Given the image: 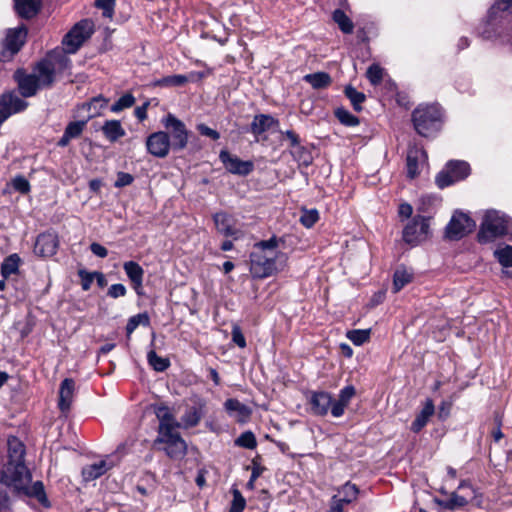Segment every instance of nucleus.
Segmentation results:
<instances>
[{
    "mask_svg": "<svg viewBox=\"0 0 512 512\" xmlns=\"http://www.w3.org/2000/svg\"><path fill=\"white\" fill-rule=\"evenodd\" d=\"M413 279V273L408 271L405 267H398L393 276V290L395 293L399 292L405 285L410 283Z\"/></svg>",
    "mask_w": 512,
    "mask_h": 512,
    "instance_id": "72a5a7b5",
    "label": "nucleus"
},
{
    "mask_svg": "<svg viewBox=\"0 0 512 512\" xmlns=\"http://www.w3.org/2000/svg\"><path fill=\"white\" fill-rule=\"evenodd\" d=\"M133 181L134 177L131 174L126 172H118L114 186L117 188L125 187L132 184Z\"/></svg>",
    "mask_w": 512,
    "mask_h": 512,
    "instance_id": "680f3d73",
    "label": "nucleus"
},
{
    "mask_svg": "<svg viewBox=\"0 0 512 512\" xmlns=\"http://www.w3.org/2000/svg\"><path fill=\"white\" fill-rule=\"evenodd\" d=\"M153 448L163 451L172 460H180L187 454V443L177 431L157 435Z\"/></svg>",
    "mask_w": 512,
    "mask_h": 512,
    "instance_id": "423d86ee",
    "label": "nucleus"
},
{
    "mask_svg": "<svg viewBox=\"0 0 512 512\" xmlns=\"http://www.w3.org/2000/svg\"><path fill=\"white\" fill-rule=\"evenodd\" d=\"M202 414L196 407L188 409L181 418V427L188 429L195 427L201 421Z\"/></svg>",
    "mask_w": 512,
    "mask_h": 512,
    "instance_id": "e433bc0d",
    "label": "nucleus"
},
{
    "mask_svg": "<svg viewBox=\"0 0 512 512\" xmlns=\"http://www.w3.org/2000/svg\"><path fill=\"white\" fill-rule=\"evenodd\" d=\"M75 391V382L71 378H65L61 384L59 389V400L58 407L62 413L69 412Z\"/></svg>",
    "mask_w": 512,
    "mask_h": 512,
    "instance_id": "aec40b11",
    "label": "nucleus"
},
{
    "mask_svg": "<svg viewBox=\"0 0 512 512\" xmlns=\"http://www.w3.org/2000/svg\"><path fill=\"white\" fill-rule=\"evenodd\" d=\"M435 413V406L432 399L428 398L426 399L423 408L421 411L416 415V418L411 424V431L414 433H419L428 423L429 419L434 415Z\"/></svg>",
    "mask_w": 512,
    "mask_h": 512,
    "instance_id": "b1692460",
    "label": "nucleus"
},
{
    "mask_svg": "<svg viewBox=\"0 0 512 512\" xmlns=\"http://www.w3.org/2000/svg\"><path fill=\"white\" fill-rule=\"evenodd\" d=\"M334 113L339 122L345 126L355 127L360 122L358 117L343 107L337 108Z\"/></svg>",
    "mask_w": 512,
    "mask_h": 512,
    "instance_id": "a19ab883",
    "label": "nucleus"
},
{
    "mask_svg": "<svg viewBox=\"0 0 512 512\" xmlns=\"http://www.w3.org/2000/svg\"><path fill=\"white\" fill-rule=\"evenodd\" d=\"M214 224L217 231L224 236L238 237L239 230L234 225V219L225 212H219L213 216Z\"/></svg>",
    "mask_w": 512,
    "mask_h": 512,
    "instance_id": "412c9836",
    "label": "nucleus"
},
{
    "mask_svg": "<svg viewBox=\"0 0 512 512\" xmlns=\"http://www.w3.org/2000/svg\"><path fill=\"white\" fill-rule=\"evenodd\" d=\"M235 445L246 449H254L257 446L256 437L251 431H245L235 440Z\"/></svg>",
    "mask_w": 512,
    "mask_h": 512,
    "instance_id": "09e8293b",
    "label": "nucleus"
},
{
    "mask_svg": "<svg viewBox=\"0 0 512 512\" xmlns=\"http://www.w3.org/2000/svg\"><path fill=\"white\" fill-rule=\"evenodd\" d=\"M304 81L309 83L314 89H324L331 85V76L326 72H316L307 74L303 77Z\"/></svg>",
    "mask_w": 512,
    "mask_h": 512,
    "instance_id": "473e14b6",
    "label": "nucleus"
},
{
    "mask_svg": "<svg viewBox=\"0 0 512 512\" xmlns=\"http://www.w3.org/2000/svg\"><path fill=\"white\" fill-rule=\"evenodd\" d=\"M346 502H342V499L338 495H334L331 498L329 512H344V505Z\"/></svg>",
    "mask_w": 512,
    "mask_h": 512,
    "instance_id": "338daca9",
    "label": "nucleus"
},
{
    "mask_svg": "<svg viewBox=\"0 0 512 512\" xmlns=\"http://www.w3.org/2000/svg\"><path fill=\"white\" fill-rule=\"evenodd\" d=\"M283 243V238L273 235L268 240L254 244L250 254V271L255 278H267L284 267L287 256L278 251Z\"/></svg>",
    "mask_w": 512,
    "mask_h": 512,
    "instance_id": "f257e3e1",
    "label": "nucleus"
},
{
    "mask_svg": "<svg viewBox=\"0 0 512 512\" xmlns=\"http://www.w3.org/2000/svg\"><path fill=\"white\" fill-rule=\"evenodd\" d=\"M232 340L240 348L246 347L245 337L239 326H233L232 328Z\"/></svg>",
    "mask_w": 512,
    "mask_h": 512,
    "instance_id": "e2e57ef3",
    "label": "nucleus"
},
{
    "mask_svg": "<svg viewBox=\"0 0 512 512\" xmlns=\"http://www.w3.org/2000/svg\"><path fill=\"white\" fill-rule=\"evenodd\" d=\"M482 36L512 50V0H497L490 8Z\"/></svg>",
    "mask_w": 512,
    "mask_h": 512,
    "instance_id": "f03ea898",
    "label": "nucleus"
},
{
    "mask_svg": "<svg viewBox=\"0 0 512 512\" xmlns=\"http://www.w3.org/2000/svg\"><path fill=\"white\" fill-rule=\"evenodd\" d=\"M135 98L132 94L126 93L121 96L110 108L113 113H119L126 108H130L134 105Z\"/></svg>",
    "mask_w": 512,
    "mask_h": 512,
    "instance_id": "de8ad7c7",
    "label": "nucleus"
},
{
    "mask_svg": "<svg viewBox=\"0 0 512 512\" xmlns=\"http://www.w3.org/2000/svg\"><path fill=\"white\" fill-rule=\"evenodd\" d=\"M347 338L356 346L367 342L370 338V330H351L347 332Z\"/></svg>",
    "mask_w": 512,
    "mask_h": 512,
    "instance_id": "3c124183",
    "label": "nucleus"
},
{
    "mask_svg": "<svg viewBox=\"0 0 512 512\" xmlns=\"http://www.w3.org/2000/svg\"><path fill=\"white\" fill-rule=\"evenodd\" d=\"M356 391L352 385L346 386L340 390L338 399L333 401L331 414L333 417H341L344 414L345 408L348 406L350 400L354 397Z\"/></svg>",
    "mask_w": 512,
    "mask_h": 512,
    "instance_id": "393cba45",
    "label": "nucleus"
},
{
    "mask_svg": "<svg viewBox=\"0 0 512 512\" xmlns=\"http://www.w3.org/2000/svg\"><path fill=\"white\" fill-rule=\"evenodd\" d=\"M510 219L496 210L487 211L483 217L477 238L482 244L489 243L509 233Z\"/></svg>",
    "mask_w": 512,
    "mask_h": 512,
    "instance_id": "39448f33",
    "label": "nucleus"
},
{
    "mask_svg": "<svg viewBox=\"0 0 512 512\" xmlns=\"http://www.w3.org/2000/svg\"><path fill=\"white\" fill-rule=\"evenodd\" d=\"M412 123L416 132L423 137L435 135L441 128L442 111L436 104L419 105L412 112Z\"/></svg>",
    "mask_w": 512,
    "mask_h": 512,
    "instance_id": "20e7f679",
    "label": "nucleus"
},
{
    "mask_svg": "<svg viewBox=\"0 0 512 512\" xmlns=\"http://www.w3.org/2000/svg\"><path fill=\"white\" fill-rule=\"evenodd\" d=\"M59 246V239L55 232L47 231L37 236L34 253L41 257H51L56 254Z\"/></svg>",
    "mask_w": 512,
    "mask_h": 512,
    "instance_id": "f3484780",
    "label": "nucleus"
},
{
    "mask_svg": "<svg viewBox=\"0 0 512 512\" xmlns=\"http://www.w3.org/2000/svg\"><path fill=\"white\" fill-rule=\"evenodd\" d=\"M8 461L2 473L3 477L13 483V487H24L31 482V474L24 463L25 445L15 436L7 440Z\"/></svg>",
    "mask_w": 512,
    "mask_h": 512,
    "instance_id": "7ed1b4c3",
    "label": "nucleus"
},
{
    "mask_svg": "<svg viewBox=\"0 0 512 512\" xmlns=\"http://www.w3.org/2000/svg\"><path fill=\"white\" fill-rule=\"evenodd\" d=\"M155 415L159 421L158 435L164 433L175 432L177 428L181 427L175 416L171 413L170 409L165 405H158L154 408Z\"/></svg>",
    "mask_w": 512,
    "mask_h": 512,
    "instance_id": "a211bd4d",
    "label": "nucleus"
},
{
    "mask_svg": "<svg viewBox=\"0 0 512 512\" xmlns=\"http://www.w3.org/2000/svg\"><path fill=\"white\" fill-rule=\"evenodd\" d=\"M319 220V213L316 209L303 210L300 216V223L306 227L311 228Z\"/></svg>",
    "mask_w": 512,
    "mask_h": 512,
    "instance_id": "603ef678",
    "label": "nucleus"
},
{
    "mask_svg": "<svg viewBox=\"0 0 512 512\" xmlns=\"http://www.w3.org/2000/svg\"><path fill=\"white\" fill-rule=\"evenodd\" d=\"M123 269L136 294L139 296L143 295L144 269L135 261L124 262Z\"/></svg>",
    "mask_w": 512,
    "mask_h": 512,
    "instance_id": "6ab92c4d",
    "label": "nucleus"
},
{
    "mask_svg": "<svg viewBox=\"0 0 512 512\" xmlns=\"http://www.w3.org/2000/svg\"><path fill=\"white\" fill-rule=\"evenodd\" d=\"M188 81L185 75H171L163 77L155 82L157 86H182Z\"/></svg>",
    "mask_w": 512,
    "mask_h": 512,
    "instance_id": "8fccbe9b",
    "label": "nucleus"
},
{
    "mask_svg": "<svg viewBox=\"0 0 512 512\" xmlns=\"http://www.w3.org/2000/svg\"><path fill=\"white\" fill-rule=\"evenodd\" d=\"M107 103H108L107 99H105L102 96H97V97L92 98L90 102L83 104L82 107L84 109H87L88 111H91L92 109L94 110V112L92 114H90L87 119L89 120V119L95 117L96 115H98L99 110L104 108L107 105Z\"/></svg>",
    "mask_w": 512,
    "mask_h": 512,
    "instance_id": "a18cd8bd",
    "label": "nucleus"
},
{
    "mask_svg": "<svg viewBox=\"0 0 512 512\" xmlns=\"http://www.w3.org/2000/svg\"><path fill=\"white\" fill-rule=\"evenodd\" d=\"M476 224L467 214L455 212L445 228V236L450 240H459L472 232Z\"/></svg>",
    "mask_w": 512,
    "mask_h": 512,
    "instance_id": "ddd939ff",
    "label": "nucleus"
},
{
    "mask_svg": "<svg viewBox=\"0 0 512 512\" xmlns=\"http://www.w3.org/2000/svg\"><path fill=\"white\" fill-rule=\"evenodd\" d=\"M470 174V166L465 161H449L443 171L436 176V184L443 189L455 182L465 179Z\"/></svg>",
    "mask_w": 512,
    "mask_h": 512,
    "instance_id": "f8f14e48",
    "label": "nucleus"
},
{
    "mask_svg": "<svg viewBox=\"0 0 512 512\" xmlns=\"http://www.w3.org/2000/svg\"><path fill=\"white\" fill-rule=\"evenodd\" d=\"M147 360L149 365L157 372H163L170 366L169 359L158 356L154 350L147 353Z\"/></svg>",
    "mask_w": 512,
    "mask_h": 512,
    "instance_id": "ea45409f",
    "label": "nucleus"
},
{
    "mask_svg": "<svg viewBox=\"0 0 512 512\" xmlns=\"http://www.w3.org/2000/svg\"><path fill=\"white\" fill-rule=\"evenodd\" d=\"M78 275L81 280V287L84 291H88L95 279V272H88L85 269H80Z\"/></svg>",
    "mask_w": 512,
    "mask_h": 512,
    "instance_id": "4d7b16f0",
    "label": "nucleus"
},
{
    "mask_svg": "<svg viewBox=\"0 0 512 512\" xmlns=\"http://www.w3.org/2000/svg\"><path fill=\"white\" fill-rule=\"evenodd\" d=\"M90 250L94 255L100 258H105L108 255V250L103 245L97 242H93L90 245Z\"/></svg>",
    "mask_w": 512,
    "mask_h": 512,
    "instance_id": "774afa93",
    "label": "nucleus"
},
{
    "mask_svg": "<svg viewBox=\"0 0 512 512\" xmlns=\"http://www.w3.org/2000/svg\"><path fill=\"white\" fill-rule=\"evenodd\" d=\"M197 130L199 131V133L203 136H207L213 140H218L220 138V134L218 131L208 127L207 125L205 124H199L197 126Z\"/></svg>",
    "mask_w": 512,
    "mask_h": 512,
    "instance_id": "0e129e2a",
    "label": "nucleus"
},
{
    "mask_svg": "<svg viewBox=\"0 0 512 512\" xmlns=\"http://www.w3.org/2000/svg\"><path fill=\"white\" fill-rule=\"evenodd\" d=\"M224 407L230 415L237 416L240 420L249 417L251 414L249 407L234 398L227 399Z\"/></svg>",
    "mask_w": 512,
    "mask_h": 512,
    "instance_id": "2f4dec72",
    "label": "nucleus"
},
{
    "mask_svg": "<svg viewBox=\"0 0 512 512\" xmlns=\"http://www.w3.org/2000/svg\"><path fill=\"white\" fill-rule=\"evenodd\" d=\"M219 159L228 172L240 176L250 174L254 169L252 161H243L237 156L231 155L227 150H221Z\"/></svg>",
    "mask_w": 512,
    "mask_h": 512,
    "instance_id": "dca6fc26",
    "label": "nucleus"
},
{
    "mask_svg": "<svg viewBox=\"0 0 512 512\" xmlns=\"http://www.w3.org/2000/svg\"><path fill=\"white\" fill-rule=\"evenodd\" d=\"M41 0H14L17 14L25 19L34 17L40 10Z\"/></svg>",
    "mask_w": 512,
    "mask_h": 512,
    "instance_id": "cd10ccee",
    "label": "nucleus"
},
{
    "mask_svg": "<svg viewBox=\"0 0 512 512\" xmlns=\"http://www.w3.org/2000/svg\"><path fill=\"white\" fill-rule=\"evenodd\" d=\"M430 217L415 216L403 230V240L416 246L430 237Z\"/></svg>",
    "mask_w": 512,
    "mask_h": 512,
    "instance_id": "1a4fd4ad",
    "label": "nucleus"
},
{
    "mask_svg": "<svg viewBox=\"0 0 512 512\" xmlns=\"http://www.w3.org/2000/svg\"><path fill=\"white\" fill-rule=\"evenodd\" d=\"M246 506V500L238 489L233 490V500L229 512H243Z\"/></svg>",
    "mask_w": 512,
    "mask_h": 512,
    "instance_id": "5fc2aeb1",
    "label": "nucleus"
},
{
    "mask_svg": "<svg viewBox=\"0 0 512 512\" xmlns=\"http://www.w3.org/2000/svg\"><path fill=\"white\" fill-rule=\"evenodd\" d=\"M21 259L18 254L14 253L6 257L1 264V275L7 279L10 275L16 274L19 269Z\"/></svg>",
    "mask_w": 512,
    "mask_h": 512,
    "instance_id": "f704fd0d",
    "label": "nucleus"
},
{
    "mask_svg": "<svg viewBox=\"0 0 512 512\" xmlns=\"http://www.w3.org/2000/svg\"><path fill=\"white\" fill-rule=\"evenodd\" d=\"M494 255L503 267H512V246L499 248L495 250Z\"/></svg>",
    "mask_w": 512,
    "mask_h": 512,
    "instance_id": "49530a36",
    "label": "nucleus"
},
{
    "mask_svg": "<svg viewBox=\"0 0 512 512\" xmlns=\"http://www.w3.org/2000/svg\"><path fill=\"white\" fill-rule=\"evenodd\" d=\"M274 125H278V120L268 114L255 115L251 125L250 131L255 136H259L262 133L270 130Z\"/></svg>",
    "mask_w": 512,
    "mask_h": 512,
    "instance_id": "bb28decb",
    "label": "nucleus"
},
{
    "mask_svg": "<svg viewBox=\"0 0 512 512\" xmlns=\"http://www.w3.org/2000/svg\"><path fill=\"white\" fill-rule=\"evenodd\" d=\"M27 106L28 103L15 92L4 93L0 97V125L12 114L25 110Z\"/></svg>",
    "mask_w": 512,
    "mask_h": 512,
    "instance_id": "4468645a",
    "label": "nucleus"
},
{
    "mask_svg": "<svg viewBox=\"0 0 512 512\" xmlns=\"http://www.w3.org/2000/svg\"><path fill=\"white\" fill-rule=\"evenodd\" d=\"M146 147L150 154L158 158H165L172 149L169 135L164 131L150 134L146 139Z\"/></svg>",
    "mask_w": 512,
    "mask_h": 512,
    "instance_id": "2eb2a0df",
    "label": "nucleus"
},
{
    "mask_svg": "<svg viewBox=\"0 0 512 512\" xmlns=\"http://www.w3.org/2000/svg\"><path fill=\"white\" fill-rule=\"evenodd\" d=\"M111 467L112 464L108 463L106 460H101L97 463L85 466L82 469V475L86 481H92L105 474Z\"/></svg>",
    "mask_w": 512,
    "mask_h": 512,
    "instance_id": "7c9ffc66",
    "label": "nucleus"
},
{
    "mask_svg": "<svg viewBox=\"0 0 512 512\" xmlns=\"http://www.w3.org/2000/svg\"><path fill=\"white\" fill-rule=\"evenodd\" d=\"M29 483L25 484L24 487H14L18 491H23L30 497H35L43 506L48 507L49 502L44 491V485L41 481H36L32 485Z\"/></svg>",
    "mask_w": 512,
    "mask_h": 512,
    "instance_id": "c756f323",
    "label": "nucleus"
},
{
    "mask_svg": "<svg viewBox=\"0 0 512 512\" xmlns=\"http://www.w3.org/2000/svg\"><path fill=\"white\" fill-rule=\"evenodd\" d=\"M332 396L328 392H314L310 399L311 410L314 414L324 416L332 409Z\"/></svg>",
    "mask_w": 512,
    "mask_h": 512,
    "instance_id": "4be33fe9",
    "label": "nucleus"
},
{
    "mask_svg": "<svg viewBox=\"0 0 512 512\" xmlns=\"http://www.w3.org/2000/svg\"><path fill=\"white\" fill-rule=\"evenodd\" d=\"M366 76L372 85H378L383 79V69L377 64H372L367 69Z\"/></svg>",
    "mask_w": 512,
    "mask_h": 512,
    "instance_id": "864d4df0",
    "label": "nucleus"
},
{
    "mask_svg": "<svg viewBox=\"0 0 512 512\" xmlns=\"http://www.w3.org/2000/svg\"><path fill=\"white\" fill-rule=\"evenodd\" d=\"M339 498L342 499V502H346L348 504L354 502L359 494V488L356 484L351 483L350 481L343 484L340 488H338Z\"/></svg>",
    "mask_w": 512,
    "mask_h": 512,
    "instance_id": "c9c22d12",
    "label": "nucleus"
},
{
    "mask_svg": "<svg viewBox=\"0 0 512 512\" xmlns=\"http://www.w3.org/2000/svg\"><path fill=\"white\" fill-rule=\"evenodd\" d=\"M468 503V500L464 496H460L453 492L448 499L439 502V504L449 510H455L461 508Z\"/></svg>",
    "mask_w": 512,
    "mask_h": 512,
    "instance_id": "37998d69",
    "label": "nucleus"
},
{
    "mask_svg": "<svg viewBox=\"0 0 512 512\" xmlns=\"http://www.w3.org/2000/svg\"><path fill=\"white\" fill-rule=\"evenodd\" d=\"M27 28L20 25L16 28L8 29L6 37L2 41V50L0 52V61H8L17 54L26 42Z\"/></svg>",
    "mask_w": 512,
    "mask_h": 512,
    "instance_id": "9b49d317",
    "label": "nucleus"
},
{
    "mask_svg": "<svg viewBox=\"0 0 512 512\" xmlns=\"http://www.w3.org/2000/svg\"><path fill=\"white\" fill-rule=\"evenodd\" d=\"M101 131L106 137V139L112 143L118 141L126 134L119 120L105 121L103 126L101 127Z\"/></svg>",
    "mask_w": 512,
    "mask_h": 512,
    "instance_id": "c85d7f7f",
    "label": "nucleus"
},
{
    "mask_svg": "<svg viewBox=\"0 0 512 512\" xmlns=\"http://www.w3.org/2000/svg\"><path fill=\"white\" fill-rule=\"evenodd\" d=\"M56 63H59L62 67L66 68L69 66L70 60L65 55L59 54L56 57L50 54L47 58L41 60L36 65L32 74L36 77L41 88H48L53 84Z\"/></svg>",
    "mask_w": 512,
    "mask_h": 512,
    "instance_id": "0eeeda50",
    "label": "nucleus"
},
{
    "mask_svg": "<svg viewBox=\"0 0 512 512\" xmlns=\"http://www.w3.org/2000/svg\"><path fill=\"white\" fill-rule=\"evenodd\" d=\"M13 483L3 477L1 472L0 476V511L6 510L9 507V488Z\"/></svg>",
    "mask_w": 512,
    "mask_h": 512,
    "instance_id": "c03bdc74",
    "label": "nucleus"
},
{
    "mask_svg": "<svg viewBox=\"0 0 512 512\" xmlns=\"http://www.w3.org/2000/svg\"><path fill=\"white\" fill-rule=\"evenodd\" d=\"M93 32L92 23L89 20H82L64 36L62 45L65 53H75Z\"/></svg>",
    "mask_w": 512,
    "mask_h": 512,
    "instance_id": "9d476101",
    "label": "nucleus"
},
{
    "mask_svg": "<svg viewBox=\"0 0 512 512\" xmlns=\"http://www.w3.org/2000/svg\"><path fill=\"white\" fill-rule=\"evenodd\" d=\"M162 123L167 130L166 133L169 135L172 149L174 151L185 149L189 139V131L185 124L171 113L162 120Z\"/></svg>",
    "mask_w": 512,
    "mask_h": 512,
    "instance_id": "6e6552de",
    "label": "nucleus"
},
{
    "mask_svg": "<svg viewBox=\"0 0 512 512\" xmlns=\"http://www.w3.org/2000/svg\"><path fill=\"white\" fill-rule=\"evenodd\" d=\"M345 96L350 100L356 112L362 111V103L365 101L366 96L364 93L359 92L356 88L349 85L344 90Z\"/></svg>",
    "mask_w": 512,
    "mask_h": 512,
    "instance_id": "4c0bfd02",
    "label": "nucleus"
},
{
    "mask_svg": "<svg viewBox=\"0 0 512 512\" xmlns=\"http://www.w3.org/2000/svg\"><path fill=\"white\" fill-rule=\"evenodd\" d=\"M265 470V468L263 466H261L260 464H258L255 460H253L252 462V472H251V477H250V480L248 482V486L252 487L253 486V483L254 481L261 476V474L263 473V471Z\"/></svg>",
    "mask_w": 512,
    "mask_h": 512,
    "instance_id": "69168bd1",
    "label": "nucleus"
},
{
    "mask_svg": "<svg viewBox=\"0 0 512 512\" xmlns=\"http://www.w3.org/2000/svg\"><path fill=\"white\" fill-rule=\"evenodd\" d=\"M11 185L14 190L20 192L21 194H27L30 192V183L29 181L22 175L16 176L12 179Z\"/></svg>",
    "mask_w": 512,
    "mask_h": 512,
    "instance_id": "6e6d98bb",
    "label": "nucleus"
},
{
    "mask_svg": "<svg viewBox=\"0 0 512 512\" xmlns=\"http://www.w3.org/2000/svg\"><path fill=\"white\" fill-rule=\"evenodd\" d=\"M126 293H127V289L121 283L112 284L108 288V291H107V295L114 299L119 298V297H124L126 295Z\"/></svg>",
    "mask_w": 512,
    "mask_h": 512,
    "instance_id": "052dcab7",
    "label": "nucleus"
},
{
    "mask_svg": "<svg viewBox=\"0 0 512 512\" xmlns=\"http://www.w3.org/2000/svg\"><path fill=\"white\" fill-rule=\"evenodd\" d=\"M333 20L338 24L340 30L345 34L353 32V22L351 19L340 9H336L333 12Z\"/></svg>",
    "mask_w": 512,
    "mask_h": 512,
    "instance_id": "58836bf2",
    "label": "nucleus"
},
{
    "mask_svg": "<svg viewBox=\"0 0 512 512\" xmlns=\"http://www.w3.org/2000/svg\"><path fill=\"white\" fill-rule=\"evenodd\" d=\"M418 160L417 156H413L412 152L407 155V174L408 177L413 179L418 175Z\"/></svg>",
    "mask_w": 512,
    "mask_h": 512,
    "instance_id": "bf43d9fd",
    "label": "nucleus"
},
{
    "mask_svg": "<svg viewBox=\"0 0 512 512\" xmlns=\"http://www.w3.org/2000/svg\"><path fill=\"white\" fill-rule=\"evenodd\" d=\"M18 87L23 97L34 96L41 86L37 82L36 77L31 74L20 73L17 76Z\"/></svg>",
    "mask_w": 512,
    "mask_h": 512,
    "instance_id": "a878e982",
    "label": "nucleus"
},
{
    "mask_svg": "<svg viewBox=\"0 0 512 512\" xmlns=\"http://www.w3.org/2000/svg\"><path fill=\"white\" fill-rule=\"evenodd\" d=\"M95 4L103 10V16L111 18L114 13L115 0H96Z\"/></svg>",
    "mask_w": 512,
    "mask_h": 512,
    "instance_id": "13d9d810",
    "label": "nucleus"
},
{
    "mask_svg": "<svg viewBox=\"0 0 512 512\" xmlns=\"http://www.w3.org/2000/svg\"><path fill=\"white\" fill-rule=\"evenodd\" d=\"M149 316L146 313H140L137 315H134L128 319L127 325H126V333L127 336L130 337V335L135 331V329L140 325L147 326L149 325Z\"/></svg>",
    "mask_w": 512,
    "mask_h": 512,
    "instance_id": "79ce46f5",
    "label": "nucleus"
},
{
    "mask_svg": "<svg viewBox=\"0 0 512 512\" xmlns=\"http://www.w3.org/2000/svg\"><path fill=\"white\" fill-rule=\"evenodd\" d=\"M88 121V119H85L68 123L57 145L59 147H66L72 139L80 137L85 130Z\"/></svg>",
    "mask_w": 512,
    "mask_h": 512,
    "instance_id": "5701e85b",
    "label": "nucleus"
}]
</instances>
